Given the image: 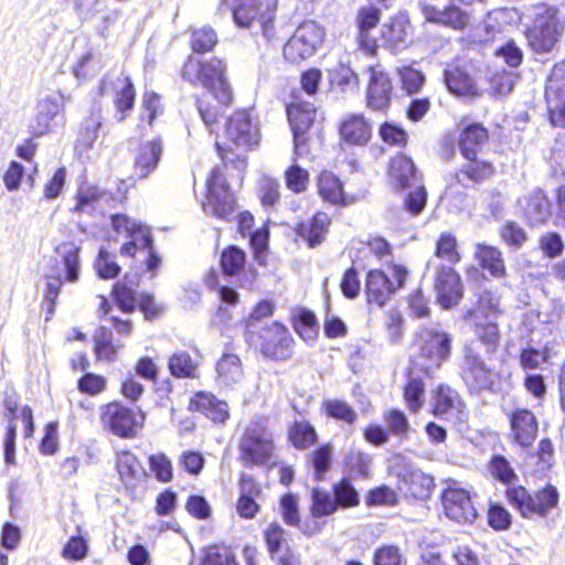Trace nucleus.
I'll use <instances>...</instances> for the list:
<instances>
[{
  "mask_svg": "<svg viewBox=\"0 0 565 565\" xmlns=\"http://www.w3.org/2000/svg\"><path fill=\"white\" fill-rule=\"evenodd\" d=\"M225 138L222 145L217 143L222 160L239 170L244 169L246 152L257 147L260 140L257 124L246 110L235 111L227 120Z\"/></svg>",
  "mask_w": 565,
  "mask_h": 565,
  "instance_id": "nucleus-1",
  "label": "nucleus"
},
{
  "mask_svg": "<svg viewBox=\"0 0 565 565\" xmlns=\"http://www.w3.org/2000/svg\"><path fill=\"white\" fill-rule=\"evenodd\" d=\"M111 224L114 231L126 239L120 247V254L145 262L147 269L154 276L161 259L153 252L150 230L140 222L122 214L114 215Z\"/></svg>",
  "mask_w": 565,
  "mask_h": 565,
  "instance_id": "nucleus-2",
  "label": "nucleus"
},
{
  "mask_svg": "<svg viewBox=\"0 0 565 565\" xmlns=\"http://www.w3.org/2000/svg\"><path fill=\"white\" fill-rule=\"evenodd\" d=\"M278 0H221L217 11H232L233 20L239 28L258 26L268 40L276 36L274 20Z\"/></svg>",
  "mask_w": 565,
  "mask_h": 565,
  "instance_id": "nucleus-3",
  "label": "nucleus"
},
{
  "mask_svg": "<svg viewBox=\"0 0 565 565\" xmlns=\"http://www.w3.org/2000/svg\"><path fill=\"white\" fill-rule=\"evenodd\" d=\"M225 73L226 64L217 57L205 61L189 57L182 70L185 79L206 88L220 103L228 104L232 99V90Z\"/></svg>",
  "mask_w": 565,
  "mask_h": 565,
  "instance_id": "nucleus-4",
  "label": "nucleus"
},
{
  "mask_svg": "<svg viewBox=\"0 0 565 565\" xmlns=\"http://www.w3.org/2000/svg\"><path fill=\"white\" fill-rule=\"evenodd\" d=\"M56 253L60 258L55 268L56 275L46 276L44 290L43 306L49 315L46 320L54 312L55 299L61 291L63 282H76L81 270L79 247L76 244L72 242L62 243L57 246Z\"/></svg>",
  "mask_w": 565,
  "mask_h": 565,
  "instance_id": "nucleus-5",
  "label": "nucleus"
},
{
  "mask_svg": "<svg viewBox=\"0 0 565 565\" xmlns=\"http://www.w3.org/2000/svg\"><path fill=\"white\" fill-rule=\"evenodd\" d=\"M499 299L490 291H483L479 296L477 305L468 310L465 319L472 321L476 337L487 348V352H493L500 340L497 319L499 317Z\"/></svg>",
  "mask_w": 565,
  "mask_h": 565,
  "instance_id": "nucleus-6",
  "label": "nucleus"
},
{
  "mask_svg": "<svg viewBox=\"0 0 565 565\" xmlns=\"http://www.w3.org/2000/svg\"><path fill=\"white\" fill-rule=\"evenodd\" d=\"M414 348L417 353L415 364L428 373L449 359L451 335L437 327L420 328Z\"/></svg>",
  "mask_w": 565,
  "mask_h": 565,
  "instance_id": "nucleus-7",
  "label": "nucleus"
},
{
  "mask_svg": "<svg viewBox=\"0 0 565 565\" xmlns=\"http://www.w3.org/2000/svg\"><path fill=\"white\" fill-rule=\"evenodd\" d=\"M507 498L510 504L523 518H545L558 504V492L555 487L547 484L533 495L523 487L509 488Z\"/></svg>",
  "mask_w": 565,
  "mask_h": 565,
  "instance_id": "nucleus-8",
  "label": "nucleus"
},
{
  "mask_svg": "<svg viewBox=\"0 0 565 565\" xmlns=\"http://www.w3.org/2000/svg\"><path fill=\"white\" fill-rule=\"evenodd\" d=\"M326 32L315 21H306L297 26L285 43L282 55L286 62L298 65L313 56L324 41Z\"/></svg>",
  "mask_w": 565,
  "mask_h": 565,
  "instance_id": "nucleus-9",
  "label": "nucleus"
},
{
  "mask_svg": "<svg viewBox=\"0 0 565 565\" xmlns=\"http://www.w3.org/2000/svg\"><path fill=\"white\" fill-rule=\"evenodd\" d=\"M274 451V440L263 420L252 422L245 429L241 441V460L244 465H264Z\"/></svg>",
  "mask_w": 565,
  "mask_h": 565,
  "instance_id": "nucleus-10",
  "label": "nucleus"
},
{
  "mask_svg": "<svg viewBox=\"0 0 565 565\" xmlns=\"http://www.w3.org/2000/svg\"><path fill=\"white\" fill-rule=\"evenodd\" d=\"M407 274V269L401 265H392L386 271L370 270L365 280L367 301L383 307L395 291L403 287Z\"/></svg>",
  "mask_w": 565,
  "mask_h": 565,
  "instance_id": "nucleus-11",
  "label": "nucleus"
},
{
  "mask_svg": "<svg viewBox=\"0 0 565 565\" xmlns=\"http://www.w3.org/2000/svg\"><path fill=\"white\" fill-rule=\"evenodd\" d=\"M486 0H449V3L439 7L430 0H424L420 3L422 14L426 22L435 23L454 31H463L470 23V14L468 11L458 7L473 6L475 3H483Z\"/></svg>",
  "mask_w": 565,
  "mask_h": 565,
  "instance_id": "nucleus-12",
  "label": "nucleus"
},
{
  "mask_svg": "<svg viewBox=\"0 0 565 565\" xmlns=\"http://www.w3.org/2000/svg\"><path fill=\"white\" fill-rule=\"evenodd\" d=\"M202 207L206 215L221 220H228L236 209L234 194L221 168H214L207 179V195Z\"/></svg>",
  "mask_w": 565,
  "mask_h": 565,
  "instance_id": "nucleus-13",
  "label": "nucleus"
},
{
  "mask_svg": "<svg viewBox=\"0 0 565 565\" xmlns=\"http://www.w3.org/2000/svg\"><path fill=\"white\" fill-rule=\"evenodd\" d=\"M561 31L556 10L552 7H537L533 26L527 32L529 44L536 52H548L557 42Z\"/></svg>",
  "mask_w": 565,
  "mask_h": 565,
  "instance_id": "nucleus-14",
  "label": "nucleus"
},
{
  "mask_svg": "<svg viewBox=\"0 0 565 565\" xmlns=\"http://www.w3.org/2000/svg\"><path fill=\"white\" fill-rule=\"evenodd\" d=\"M103 424L115 435L131 438L142 428L145 414L127 408L118 403H109L102 408Z\"/></svg>",
  "mask_w": 565,
  "mask_h": 565,
  "instance_id": "nucleus-15",
  "label": "nucleus"
},
{
  "mask_svg": "<svg viewBox=\"0 0 565 565\" xmlns=\"http://www.w3.org/2000/svg\"><path fill=\"white\" fill-rule=\"evenodd\" d=\"M443 507L446 516L458 524H472L477 510L468 490L450 482L443 492Z\"/></svg>",
  "mask_w": 565,
  "mask_h": 565,
  "instance_id": "nucleus-16",
  "label": "nucleus"
},
{
  "mask_svg": "<svg viewBox=\"0 0 565 565\" xmlns=\"http://www.w3.org/2000/svg\"><path fill=\"white\" fill-rule=\"evenodd\" d=\"M460 369L462 380L472 391L486 390L493 382L491 367L481 359L472 344L465 347Z\"/></svg>",
  "mask_w": 565,
  "mask_h": 565,
  "instance_id": "nucleus-17",
  "label": "nucleus"
},
{
  "mask_svg": "<svg viewBox=\"0 0 565 565\" xmlns=\"http://www.w3.org/2000/svg\"><path fill=\"white\" fill-rule=\"evenodd\" d=\"M99 92L102 95L111 94L116 107L115 117L119 121L124 120L135 104L136 94L130 78L122 74L116 77L106 76L100 83Z\"/></svg>",
  "mask_w": 565,
  "mask_h": 565,
  "instance_id": "nucleus-18",
  "label": "nucleus"
},
{
  "mask_svg": "<svg viewBox=\"0 0 565 565\" xmlns=\"http://www.w3.org/2000/svg\"><path fill=\"white\" fill-rule=\"evenodd\" d=\"M260 348L265 355L282 360L289 356L292 338L288 329L279 322H271L259 333Z\"/></svg>",
  "mask_w": 565,
  "mask_h": 565,
  "instance_id": "nucleus-19",
  "label": "nucleus"
},
{
  "mask_svg": "<svg viewBox=\"0 0 565 565\" xmlns=\"http://www.w3.org/2000/svg\"><path fill=\"white\" fill-rule=\"evenodd\" d=\"M509 422L511 441L521 448L532 446L539 431L535 415L529 409L519 408L510 414Z\"/></svg>",
  "mask_w": 565,
  "mask_h": 565,
  "instance_id": "nucleus-20",
  "label": "nucleus"
},
{
  "mask_svg": "<svg viewBox=\"0 0 565 565\" xmlns=\"http://www.w3.org/2000/svg\"><path fill=\"white\" fill-rule=\"evenodd\" d=\"M409 21L405 13H398L384 22L380 30L383 46L392 52H401L409 43Z\"/></svg>",
  "mask_w": 565,
  "mask_h": 565,
  "instance_id": "nucleus-21",
  "label": "nucleus"
},
{
  "mask_svg": "<svg viewBox=\"0 0 565 565\" xmlns=\"http://www.w3.org/2000/svg\"><path fill=\"white\" fill-rule=\"evenodd\" d=\"M435 289L437 301L445 309L457 305L462 297L460 278L450 266H441L437 271Z\"/></svg>",
  "mask_w": 565,
  "mask_h": 565,
  "instance_id": "nucleus-22",
  "label": "nucleus"
},
{
  "mask_svg": "<svg viewBox=\"0 0 565 565\" xmlns=\"http://www.w3.org/2000/svg\"><path fill=\"white\" fill-rule=\"evenodd\" d=\"M366 92L367 106L373 110H385L391 103L392 83L388 75L379 66H371Z\"/></svg>",
  "mask_w": 565,
  "mask_h": 565,
  "instance_id": "nucleus-23",
  "label": "nucleus"
},
{
  "mask_svg": "<svg viewBox=\"0 0 565 565\" xmlns=\"http://www.w3.org/2000/svg\"><path fill=\"white\" fill-rule=\"evenodd\" d=\"M63 109V96L50 94L42 97L36 107V114L30 122V131L39 137L51 129L52 121Z\"/></svg>",
  "mask_w": 565,
  "mask_h": 565,
  "instance_id": "nucleus-24",
  "label": "nucleus"
},
{
  "mask_svg": "<svg viewBox=\"0 0 565 565\" xmlns=\"http://www.w3.org/2000/svg\"><path fill=\"white\" fill-rule=\"evenodd\" d=\"M114 297L118 307L126 312H131L138 306L147 319L157 315L153 298L150 295H140L128 287L125 282H117L114 287Z\"/></svg>",
  "mask_w": 565,
  "mask_h": 565,
  "instance_id": "nucleus-25",
  "label": "nucleus"
},
{
  "mask_svg": "<svg viewBox=\"0 0 565 565\" xmlns=\"http://www.w3.org/2000/svg\"><path fill=\"white\" fill-rule=\"evenodd\" d=\"M316 109L307 102L292 103L287 108V115L294 131L295 153H300V147L305 141V131L315 119Z\"/></svg>",
  "mask_w": 565,
  "mask_h": 565,
  "instance_id": "nucleus-26",
  "label": "nucleus"
},
{
  "mask_svg": "<svg viewBox=\"0 0 565 565\" xmlns=\"http://www.w3.org/2000/svg\"><path fill=\"white\" fill-rule=\"evenodd\" d=\"M341 139L351 146H364L372 136V126L363 115L351 114L340 126Z\"/></svg>",
  "mask_w": 565,
  "mask_h": 565,
  "instance_id": "nucleus-27",
  "label": "nucleus"
},
{
  "mask_svg": "<svg viewBox=\"0 0 565 565\" xmlns=\"http://www.w3.org/2000/svg\"><path fill=\"white\" fill-rule=\"evenodd\" d=\"M519 206L532 224L544 223L551 215V204L540 189H534L519 200Z\"/></svg>",
  "mask_w": 565,
  "mask_h": 565,
  "instance_id": "nucleus-28",
  "label": "nucleus"
},
{
  "mask_svg": "<svg viewBox=\"0 0 565 565\" xmlns=\"http://www.w3.org/2000/svg\"><path fill=\"white\" fill-rule=\"evenodd\" d=\"M190 411H196L204 414L214 423L223 424L228 418V407L224 401L216 399L211 393H196L189 404Z\"/></svg>",
  "mask_w": 565,
  "mask_h": 565,
  "instance_id": "nucleus-29",
  "label": "nucleus"
},
{
  "mask_svg": "<svg viewBox=\"0 0 565 565\" xmlns=\"http://www.w3.org/2000/svg\"><path fill=\"white\" fill-rule=\"evenodd\" d=\"M380 18L381 11L372 6L363 7L358 12L360 47L369 55H374L377 50L376 41L369 35V32L377 25Z\"/></svg>",
  "mask_w": 565,
  "mask_h": 565,
  "instance_id": "nucleus-30",
  "label": "nucleus"
},
{
  "mask_svg": "<svg viewBox=\"0 0 565 565\" xmlns=\"http://www.w3.org/2000/svg\"><path fill=\"white\" fill-rule=\"evenodd\" d=\"M317 188L320 198L329 204L345 205L353 202V200L344 193L341 180L329 171L320 173L317 180Z\"/></svg>",
  "mask_w": 565,
  "mask_h": 565,
  "instance_id": "nucleus-31",
  "label": "nucleus"
},
{
  "mask_svg": "<svg viewBox=\"0 0 565 565\" xmlns=\"http://www.w3.org/2000/svg\"><path fill=\"white\" fill-rule=\"evenodd\" d=\"M116 469L120 480L128 488H135L146 475L138 458L128 450L116 454Z\"/></svg>",
  "mask_w": 565,
  "mask_h": 565,
  "instance_id": "nucleus-32",
  "label": "nucleus"
},
{
  "mask_svg": "<svg viewBox=\"0 0 565 565\" xmlns=\"http://www.w3.org/2000/svg\"><path fill=\"white\" fill-rule=\"evenodd\" d=\"M434 414L446 418H460L465 405L456 391L439 386L435 393Z\"/></svg>",
  "mask_w": 565,
  "mask_h": 565,
  "instance_id": "nucleus-33",
  "label": "nucleus"
},
{
  "mask_svg": "<svg viewBox=\"0 0 565 565\" xmlns=\"http://www.w3.org/2000/svg\"><path fill=\"white\" fill-rule=\"evenodd\" d=\"M162 147L158 140H152L140 146L135 160V174L147 178L153 172L161 157Z\"/></svg>",
  "mask_w": 565,
  "mask_h": 565,
  "instance_id": "nucleus-34",
  "label": "nucleus"
},
{
  "mask_svg": "<svg viewBox=\"0 0 565 565\" xmlns=\"http://www.w3.org/2000/svg\"><path fill=\"white\" fill-rule=\"evenodd\" d=\"M390 178L395 188L405 189L417 182L415 166L411 158L398 154L391 161Z\"/></svg>",
  "mask_w": 565,
  "mask_h": 565,
  "instance_id": "nucleus-35",
  "label": "nucleus"
},
{
  "mask_svg": "<svg viewBox=\"0 0 565 565\" xmlns=\"http://www.w3.org/2000/svg\"><path fill=\"white\" fill-rule=\"evenodd\" d=\"M444 79L448 90L454 95L473 96L478 94L473 79L458 67L446 70Z\"/></svg>",
  "mask_w": 565,
  "mask_h": 565,
  "instance_id": "nucleus-36",
  "label": "nucleus"
},
{
  "mask_svg": "<svg viewBox=\"0 0 565 565\" xmlns=\"http://www.w3.org/2000/svg\"><path fill=\"white\" fill-rule=\"evenodd\" d=\"M545 97L552 125L565 128V94L554 85L553 79L548 81Z\"/></svg>",
  "mask_w": 565,
  "mask_h": 565,
  "instance_id": "nucleus-37",
  "label": "nucleus"
},
{
  "mask_svg": "<svg viewBox=\"0 0 565 565\" xmlns=\"http://www.w3.org/2000/svg\"><path fill=\"white\" fill-rule=\"evenodd\" d=\"M221 384L230 386L242 381L244 376L241 359L236 354H224L216 364Z\"/></svg>",
  "mask_w": 565,
  "mask_h": 565,
  "instance_id": "nucleus-38",
  "label": "nucleus"
},
{
  "mask_svg": "<svg viewBox=\"0 0 565 565\" xmlns=\"http://www.w3.org/2000/svg\"><path fill=\"white\" fill-rule=\"evenodd\" d=\"M488 139L487 130L478 125L473 124L463 129L460 137V149L461 153L466 159H473L480 146Z\"/></svg>",
  "mask_w": 565,
  "mask_h": 565,
  "instance_id": "nucleus-39",
  "label": "nucleus"
},
{
  "mask_svg": "<svg viewBox=\"0 0 565 565\" xmlns=\"http://www.w3.org/2000/svg\"><path fill=\"white\" fill-rule=\"evenodd\" d=\"M475 255L480 266L488 270L491 276L499 278L504 275V263L501 253L497 248L478 244Z\"/></svg>",
  "mask_w": 565,
  "mask_h": 565,
  "instance_id": "nucleus-40",
  "label": "nucleus"
},
{
  "mask_svg": "<svg viewBox=\"0 0 565 565\" xmlns=\"http://www.w3.org/2000/svg\"><path fill=\"white\" fill-rule=\"evenodd\" d=\"M330 218L324 213H317L308 224H301L298 233L310 247L319 245L326 237Z\"/></svg>",
  "mask_w": 565,
  "mask_h": 565,
  "instance_id": "nucleus-41",
  "label": "nucleus"
},
{
  "mask_svg": "<svg viewBox=\"0 0 565 565\" xmlns=\"http://www.w3.org/2000/svg\"><path fill=\"white\" fill-rule=\"evenodd\" d=\"M294 328L299 337L312 343L318 337V324L315 315L306 309H299L294 315Z\"/></svg>",
  "mask_w": 565,
  "mask_h": 565,
  "instance_id": "nucleus-42",
  "label": "nucleus"
},
{
  "mask_svg": "<svg viewBox=\"0 0 565 565\" xmlns=\"http://www.w3.org/2000/svg\"><path fill=\"white\" fill-rule=\"evenodd\" d=\"M168 367L171 375L178 379L196 376L198 366L191 355L184 351L173 353L169 358Z\"/></svg>",
  "mask_w": 565,
  "mask_h": 565,
  "instance_id": "nucleus-43",
  "label": "nucleus"
},
{
  "mask_svg": "<svg viewBox=\"0 0 565 565\" xmlns=\"http://www.w3.org/2000/svg\"><path fill=\"white\" fill-rule=\"evenodd\" d=\"M95 341V353L98 359L113 361L115 360L119 349L121 347H117L113 343V334L111 332L105 328L100 327L96 330L94 335Z\"/></svg>",
  "mask_w": 565,
  "mask_h": 565,
  "instance_id": "nucleus-44",
  "label": "nucleus"
},
{
  "mask_svg": "<svg viewBox=\"0 0 565 565\" xmlns=\"http://www.w3.org/2000/svg\"><path fill=\"white\" fill-rule=\"evenodd\" d=\"M468 160L469 162L456 175L459 183H463L465 178L471 181H482L492 175L493 168L489 162L478 161L476 158Z\"/></svg>",
  "mask_w": 565,
  "mask_h": 565,
  "instance_id": "nucleus-45",
  "label": "nucleus"
},
{
  "mask_svg": "<svg viewBox=\"0 0 565 565\" xmlns=\"http://www.w3.org/2000/svg\"><path fill=\"white\" fill-rule=\"evenodd\" d=\"M322 411L331 418L345 424H353L356 420V413L344 401L326 399L321 406Z\"/></svg>",
  "mask_w": 565,
  "mask_h": 565,
  "instance_id": "nucleus-46",
  "label": "nucleus"
},
{
  "mask_svg": "<svg viewBox=\"0 0 565 565\" xmlns=\"http://www.w3.org/2000/svg\"><path fill=\"white\" fill-rule=\"evenodd\" d=\"M435 255L437 258L451 265L460 260V254L457 248V239L451 233H441L436 243Z\"/></svg>",
  "mask_w": 565,
  "mask_h": 565,
  "instance_id": "nucleus-47",
  "label": "nucleus"
},
{
  "mask_svg": "<svg viewBox=\"0 0 565 565\" xmlns=\"http://www.w3.org/2000/svg\"><path fill=\"white\" fill-rule=\"evenodd\" d=\"M289 438L296 448L305 449L317 440L315 428L307 422H296L289 430Z\"/></svg>",
  "mask_w": 565,
  "mask_h": 565,
  "instance_id": "nucleus-48",
  "label": "nucleus"
},
{
  "mask_svg": "<svg viewBox=\"0 0 565 565\" xmlns=\"http://www.w3.org/2000/svg\"><path fill=\"white\" fill-rule=\"evenodd\" d=\"M397 75L401 81L402 89L408 95L418 93L425 83L424 74L413 66L397 67Z\"/></svg>",
  "mask_w": 565,
  "mask_h": 565,
  "instance_id": "nucleus-49",
  "label": "nucleus"
},
{
  "mask_svg": "<svg viewBox=\"0 0 565 565\" xmlns=\"http://www.w3.org/2000/svg\"><path fill=\"white\" fill-rule=\"evenodd\" d=\"M311 514L315 518L330 515L337 511V502L332 495L319 489H313L311 493Z\"/></svg>",
  "mask_w": 565,
  "mask_h": 565,
  "instance_id": "nucleus-50",
  "label": "nucleus"
},
{
  "mask_svg": "<svg viewBox=\"0 0 565 565\" xmlns=\"http://www.w3.org/2000/svg\"><path fill=\"white\" fill-rule=\"evenodd\" d=\"M553 356V349L546 344L544 350L541 352L534 348H525L520 354V362L524 370H535L541 366L542 363H548Z\"/></svg>",
  "mask_w": 565,
  "mask_h": 565,
  "instance_id": "nucleus-51",
  "label": "nucleus"
},
{
  "mask_svg": "<svg viewBox=\"0 0 565 565\" xmlns=\"http://www.w3.org/2000/svg\"><path fill=\"white\" fill-rule=\"evenodd\" d=\"M245 265V253L236 246H230L222 253L221 266L225 275L238 274Z\"/></svg>",
  "mask_w": 565,
  "mask_h": 565,
  "instance_id": "nucleus-52",
  "label": "nucleus"
},
{
  "mask_svg": "<svg viewBox=\"0 0 565 565\" xmlns=\"http://www.w3.org/2000/svg\"><path fill=\"white\" fill-rule=\"evenodd\" d=\"M266 545L271 557L287 546L286 531L278 523H270L264 532Z\"/></svg>",
  "mask_w": 565,
  "mask_h": 565,
  "instance_id": "nucleus-53",
  "label": "nucleus"
},
{
  "mask_svg": "<svg viewBox=\"0 0 565 565\" xmlns=\"http://www.w3.org/2000/svg\"><path fill=\"white\" fill-rule=\"evenodd\" d=\"M424 383L420 379L409 377L404 388V398L408 408L416 413L424 404Z\"/></svg>",
  "mask_w": 565,
  "mask_h": 565,
  "instance_id": "nucleus-54",
  "label": "nucleus"
},
{
  "mask_svg": "<svg viewBox=\"0 0 565 565\" xmlns=\"http://www.w3.org/2000/svg\"><path fill=\"white\" fill-rule=\"evenodd\" d=\"M285 181L290 191L302 193L309 183V172L298 164H292L285 171Z\"/></svg>",
  "mask_w": 565,
  "mask_h": 565,
  "instance_id": "nucleus-55",
  "label": "nucleus"
},
{
  "mask_svg": "<svg viewBox=\"0 0 565 565\" xmlns=\"http://www.w3.org/2000/svg\"><path fill=\"white\" fill-rule=\"evenodd\" d=\"M104 199H107L106 192L99 191L95 185L83 184L77 193L75 210L85 212Z\"/></svg>",
  "mask_w": 565,
  "mask_h": 565,
  "instance_id": "nucleus-56",
  "label": "nucleus"
},
{
  "mask_svg": "<svg viewBox=\"0 0 565 565\" xmlns=\"http://www.w3.org/2000/svg\"><path fill=\"white\" fill-rule=\"evenodd\" d=\"M149 468L160 482H169L173 477L171 460L162 452L149 457Z\"/></svg>",
  "mask_w": 565,
  "mask_h": 565,
  "instance_id": "nucleus-57",
  "label": "nucleus"
},
{
  "mask_svg": "<svg viewBox=\"0 0 565 565\" xmlns=\"http://www.w3.org/2000/svg\"><path fill=\"white\" fill-rule=\"evenodd\" d=\"M217 43V36L213 29L204 26L193 31L191 45L193 51L204 53L211 51Z\"/></svg>",
  "mask_w": 565,
  "mask_h": 565,
  "instance_id": "nucleus-58",
  "label": "nucleus"
},
{
  "mask_svg": "<svg viewBox=\"0 0 565 565\" xmlns=\"http://www.w3.org/2000/svg\"><path fill=\"white\" fill-rule=\"evenodd\" d=\"M333 490L337 505L355 507L359 504V493L347 479L337 483Z\"/></svg>",
  "mask_w": 565,
  "mask_h": 565,
  "instance_id": "nucleus-59",
  "label": "nucleus"
},
{
  "mask_svg": "<svg viewBox=\"0 0 565 565\" xmlns=\"http://www.w3.org/2000/svg\"><path fill=\"white\" fill-rule=\"evenodd\" d=\"M95 269L98 276L103 279L114 278L120 271V267L114 260V256L104 249H100L98 257L95 260Z\"/></svg>",
  "mask_w": 565,
  "mask_h": 565,
  "instance_id": "nucleus-60",
  "label": "nucleus"
},
{
  "mask_svg": "<svg viewBox=\"0 0 565 565\" xmlns=\"http://www.w3.org/2000/svg\"><path fill=\"white\" fill-rule=\"evenodd\" d=\"M201 565H237V563L227 548L212 546L206 550Z\"/></svg>",
  "mask_w": 565,
  "mask_h": 565,
  "instance_id": "nucleus-61",
  "label": "nucleus"
},
{
  "mask_svg": "<svg viewBox=\"0 0 565 565\" xmlns=\"http://www.w3.org/2000/svg\"><path fill=\"white\" fill-rule=\"evenodd\" d=\"M384 420L392 434L403 438L407 436L409 423L403 412L398 409H390L384 414Z\"/></svg>",
  "mask_w": 565,
  "mask_h": 565,
  "instance_id": "nucleus-62",
  "label": "nucleus"
},
{
  "mask_svg": "<svg viewBox=\"0 0 565 565\" xmlns=\"http://www.w3.org/2000/svg\"><path fill=\"white\" fill-rule=\"evenodd\" d=\"M515 81L516 75L513 72L495 74L490 79L491 93L495 96L507 95L513 89Z\"/></svg>",
  "mask_w": 565,
  "mask_h": 565,
  "instance_id": "nucleus-63",
  "label": "nucleus"
},
{
  "mask_svg": "<svg viewBox=\"0 0 565 565\" xmlns=\"http://www.w3.org/2000/svg\"><path fill=\"white\" fill-rule=\"evenodd\" d=\"M403 555L396 545H383L375 551L374 565H401Z\"/></svg>",
  "mask_w": 565,
  "mask_h": 565,
  "instance_id": "nucleus-64",
  "label": "nucleus"
}]
</instances>
